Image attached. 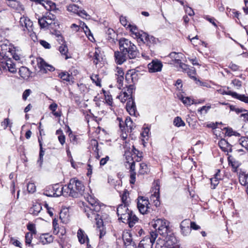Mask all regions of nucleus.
Here are the masks:
<instances>
[{
  "instance_id": "nucleus-1",
  "label": "nucleus",
  "mask_w": 248,
  "mask_h": 248,
  "mask_svg": "<svg viewBox=\"0 0 248 248\" xmlns=\"http://www.w3.org/2000/svg\"><path fill=\"white\" fill-rule=\"evenodd\" d=\"M84 198L88 202L89 205L83 204V210L88 218L91 220H95L98 227L102 225V219L100 215L101 204L92 193H85Z\"/></svg>"
},
{
  "instance_id": "nucleus-2",
  "label": "nucleus",
  "mask_w": 248,
  "mask_h": 248,
  "mask_svg": "<svg viewBox=\"0 0 248 248\" xmlns=\"http://www.w3.org/2000/svg\"><path fill=\"white\" fill-rule=\"evenodd\" d=\"M134 92V88L133 85H129L127 87V92L124 91V89L117 96L121 102L124 103L128 100L126 105V109L131 115H135L136 107L132 97V94Z\"/></svg>"
},
{
  "instance_id": "nucleus-3",
  "label": "nucleus",
  "mask_w": 248,
  "mask_h": 248,
  "mask_svg": "<svg viewBox=\"0 0 248 248\" xmlns=\"http://www.w3.org/2000/svg\"><path fill=\"white\" fill-rule=\"evenodd\" d=\"M64 196H71L74 198H77L81 196L84 193L85 186L83 183L74 178L70 180L67 185L64 186Z\"/></svg>"
},
{
  "instance_id": "nucleus-4",
  "label": "nucleus",
  "mask_w": 248,
  "mask_h": 248,
  "mask_svg": "<svg viewBox=\"0 0 248 248\" xmlns=\"http://www.w3.org/2000/svg\"><path fill=\"white\" fill-rule=\"evenodd\" d=\"M119 43L120 50L125 52L129 59H135L138 55L139 51L137 46L128 39L121 38Z\"/></svg>"
},
{
  "instance_id": "nucleus-5",
  "label": "nucleus",
  "mask_w": 248,
  "mask_h": 248,
  "mask_svg": "<svg viewBox=\"0 0 248 248\" xmlns=\"http://www.w3.org/2000/svg\"><path fill=\"white\" fill-rule=\"evenodd\" d=\"M152 226L155 232L161 236H166L170 231L169 222L164 218H158L152 221Z\"/></svg>"
},
{
  "instance_id": "nucleus-6",
  "label": "nucleus",
  "mask_w": 248,
  "mask_h": 248,
  "mask_svg": "<svg viewBox=\"0 0 248 248\" xmlns=\"http://www.w3.org/2000/svg\"><path fill=\"white\" fill-rule=\"evenodd\" d=\"M56 16L50 13H46L45 15L38 19V24L41 29L45 30L53 29L55 27Z\"/></svg>"
},
{
  "instance_id": "nucleus-7",
  "label": "nucleus",
  "mask_w": 248,
  "mask_h": 248,
  "mask_svg": "<svg viewBox=\"0 0 248 248\" xmlns=\"http://www.w3.org/2000/svg\"><path fill=\"white\" fill-rule=\"evenodd\" d=\"M157 233L155 232H151L150 236L145 237L139 243V247L140 248H152L155 243Z\"/></svg>"
},
{
  "instance_id": "nucleus-8",
  "label": "nucleus",
  "mask_w": 248,
  "mask_h": 248,
  "mask_svg": "<svg viewBox=\"0 0 248 248\" xmlns=\"http://www.w3.org/2000/svg\"><path fill=\"white\" fill-rule=\"evenodd\" d=\"M149 200L144 197H139L138 199L137 206L140 212L144 215L149 212Z\"/></svg>"
},
{
  "instance_id": "nucleus-9",
  "label": "nucleus",
  "mask_w": 248,
  "mask_h": 248,
  "mask_svg": "<svg viewBox=\"0 0 248 248\" xmlns=\"http://www.w3.org/2000/svg\"><path fill=\"white\" fill-rule=\"evenodd\" d=\"M0 68L3 71H8L14 74L16 73L17 71L16 64L13 61L10 59L1 62L0 63Z\"/></svg>"
},
{
  "instance_id": "nucleus-10",
  "label": "nucleus",
  "mask_w": 248,
  "mask_h": 248,
  "mask_svg": "<svg viewBox=\"0 0 248 248\" xmlns=\"http://www.w3.org/2000/svg\"><path fill=\"white\" fill-rule=\"evenodd\" d=\"M164 237L165 245L168 248H178V241L174 235V234L170 232H169L166 236H162Z\"/></svg>"
},
{
  "instance_id": "nucleus-11",
  "label": "nucleus",
  "mask_w": 248,
  "mask_h": 248,
  "mask_svg": "<svg viewBox=\"0 0 248 248\" xmlns=\"http://www.w3.org/2000/svg\"><path fill=\"white\" fill-rule=\"evenodd\" d=\"M138 73L135 71L134 70H130L127 71L125 75V80L127 83L126 85V90L124 89V90L126 91V92H127V87L129 85H133L134 86V88H135L134 84L138 81ZM135 88H134V90Z\"/></svg>"
},
{
  "instance_id": "nucleus-12",
  "label": "nucleus",
  "mask_w": 248,
  "mask_h": 248,
  "mask_svg": "<svg viewBox=\"0 0 248 248\" xmlns=\"http://www.w3.org/2000/svg\"><path fill=\"white\" fill-rule=\"evenodd\" d=\"M128 205L121 204L118 206L117 209V213L119 217V219L124 223V219L128 218L129 217V213L131 211L129 210L127 206Z\"/></svg>"
},
{
  "instance_id": "nucleus-13",
  "label": "nucleus",
  "mask_w": 248,
  "mask_h": 248,
  "mask_svg": "<svg viewBox=\"0 0 248 248\" xmlns=\"http://www.w3.org/2000/svg\"><path fill=\"white\" fill-rule=\"evenodd\" d=\"M158 39L154 36L148 35L147 33H142L139 43H142L149 47L154 46L157 43Z\"/></svg>"
},
{
  "instance_id": "nucleus-14",
  "label": "nucleus",
  "mask_w": 248,
  "mask_h": 248,
  "mask_svg": "<svg viewBox=\"0 0 248 248\" xmlns=\"http://www.w3.org/2000/svg\"><path fill=\"white\" fill-rule=\"evenodd\" d=\"M19 25L24 32L33 28V22L27 16H23L20 17Z\"/></svg>"
},
{
  "instance_id": "nucleus-15",
  "label": "nucleus",
  "mask_w": 248,
  "mask_h": 248,
  "mask_svg": "<svg viewBox=\"0 0 248 248\" xmlns=\"http://www.w3.org/2000/svg\"><path fill=\"white\" fill-rule=\"evenodd\" d=\"M163 64L161 61L158 60H153L148 64L149 71L151 73H155L161 71Z\"/></svg>"
},
{
  "instance_id": "nucleus-16",
  "label": "nucleus",
  "mask_w": 248,
  "mask_h": 248,
  "mask_svg": "<svg viewBox=\"0 0 248 248\" xmlns=\"http://www.w3.org/2000/svg\"><path fill=\"white\" fill-rule=\"evenodd\" d=\"M123 239L126 248H136V244L132 240L131 234L128 232H124L123 235Z\"/></svg>"
},
{
  "instance_id": "nucleus-17",
  "label": "nucleus",
  "mask_w": 248,
  "mask_h": 248,
  "mask_svg": "<svg viewBox=\"0 0 248 248\" xmlns=\"http://www.w3.org/2000/svg\"><path fill=\"white\" fill-rule=\"evenodd\" d=\"M37 65L41 72L46 73L47 71H53L55 70L52 66L47 64L44 60L40 58L37 59Z\"/></svg>"
},
{
  "instance_id": "nucleus-18",
  "label": "nucleus",
  "mask_w": 248,
  "mask_h": 248,
  "mask_svg": "<svg viewBox=\"0 0 248 248\" xmlns=\"http://www.w3.org/2000/svg\"><path fill=\"white\" fill-rule=\"evenodd\" d=\"M127 28H129L132 37L137 39L138 42H140V38H141L142 33H144L145 32H143L142 31H139L135 25L128 24Z\"/></svg>"
},
{
  "instance_id": "nucleus-19",
  "label": "nucleus",
  "mask_w": 248,
  "mask_h": 248,
  "mask_svg": "<svg viewBox=\"0 0 248 248\" xmlns=\"http://www.w3.org/2000/svg\"><path fill=\"white\" fill-rule=\"evenodd\" d=\"M115 72L117 83V87L119 89H121L123 85L124 72L121 68L118 67H116Z\"/></svg>"
},
{
  "instance_id": "nucleus-20",
  "label": "nucleus",
  "mask_w": 248,
  "mask_h": 248,
  "mask_svg": "<svg viewBox=\"0 0 248 248\" xmlns=\"http://www.w3.org/2000/svg\"><path fill=\"white\" fill-rule=\"evenodd\" d=\"M115 61L118 64H123L128 58V56L123 50L115 51L114 53Z\"/></svg>"
},
{
  "instance_id": "nucleus-21",
  "label": "nucleus",
  "mask_w": 248,
  "mask_h": 248,
  "mask_svg": "<svg viewBox=\"0 0 248 248\" xmlns=\"http://www.w3.org/2000/svg\"><path fill=\"white\" fill-rule=\"evenodd\" d=\"M77 237L79 242L81 244H83L86 243L87 246H88L89 239L86 233L82 229H78L77 232Z\"/></svg>"
},
{
  "instance_id": "nucleus-22",
  "label": "nucleus",
  "mask_w": 248,
  "mask_h": 248,
  "mask_svg": "<svg viewBox=\"0 0 248 248\" xmlns=\"http://www.w3.org/2000/svg\"><path fill=\"white\" fill-rule=\"evenodd\" d=\"M49 189L53 190L54 193L52 194L55 195V197H59L62 195L64 196V191H66V189H64V186L61 187L58 184L55 185L53 186H50Z\"/></svg>"
},
{
  "instance_id": "nucleus-23",
  "label": "nucleus",
  "mask_w": 248,
  "mask_h": 248,
  "mask_svg": "<svg viewBox=\"0 0 248 248\" xmlns=\"http://www.w3.org/2000/svg\"><path fill=\"white\" fill-rule=\"evenodd\" d=\"M155 191L153 194H152L150 197L151 201H153L155 205L157 206L159 205L160 202L159 201V186L156 183L155 186Z\"/></svg>"
},
{
  "instance_id": "nucleus-24",
  "label": "nucleus",
  "mask_w": 248,
  "mask_h": 248,
  "mask_svg": "<svg viewBox=\"0 0 248 248\" xmlns=\"http://www.w3.org/2000/svg\"><path fill=\"white\" fill-rule=\"evenodd\" d=\"M225 94L231 95L233 98L238 99L245 103L248 104V95L246 96L245 94H239L236 92H233L231 91L226 92Z\"/></svg>"
},
{
  "instance_id": "nucleus-25",
  "label": "nucleus",
  "mask_w": 248,
  "mask_h": 248,
  "mask_svg": "<svg viewBox=\"0 0 248 248\" xmlns=\"http://www.w3.org/2000/svg\"><path fill=\"white\" fill-rule=\"evenodd\" d=\"M218 145L222 150L225 152H232V145L225 139H222L218 142Z\"/></svg>"
},
{
  "instance_id": "nucleus-26",
  "label": "nucleus",
  "mask_w": 248,
  "mask_h": 248,
  "mask_svg": "<svg viewBox=\"0 0 248 248\" xmlns=\"http://www.w3.org/2000/svg\"><path fill=\"white\" fill-rule=\"evenodd\" d=\"M129 214V217H128V218H126V219H124V223L126 221L128 223L129 227H132L138 222L139 218L131 211Z\"/></svg>"
},
{
  "instance_id": "nucleus-27",
  "label": "nucleus",
  "mask_w": 248,
  "mask_h": 248,
  "mask_svg": "<svg viewBox=\"0 0 248 248\" xmlns=\"http://www.w3.org/2000/svg\"><path fill=\"white\" fill-rule=\"evenodd\" d=\"M220 173V170H218L215 174L214 177L210 179L212 189H215L219 184V181L221 179Z\"/></svg>"
},
{
  "instance_id": "nucleus-28",
  "label": "nucleus",
  "mask_w": 248,
  "mask_h": 248,
  "mask_svg": "<svg viewBox=\"0 0 248 248\" xmlns=\"http://www.w3.org/2000/svg\"><path fill=\"white\" fill-rule=\"evenodd\" d=\"M69 212L66 208L62 209L60 213V218L64 223H67L69 220Z\"/></svg>"
},
{
  "instance_id": "nucleus-29",
  "label": "nucleus",
  "mask_w": 248,
  "mask_h": 248,
  "mask_svg": "<svg viewBox=\"0 0 248 248\" xmlns=\"http://www.w3.org/2000/svg\"><path fill=\"white\" fill-rule=\"evenodd\" d=\"M178 97L182 101L184 104L186 106H190L192 104H197L195 101L189 97H185L182 94L178 95Z\"/></svg>"
},
{
  "instance_id": "nucleus-30",
  "label": "nucleus",
  "mask_w": 248,
  "mask_h": 248,
  "mask_svg": "<svg viewBox=\"0 0 248 248\" xmlns=\"http://www.w3.org/2000/svg\"><path fill=\"white\" fill-rule=\"evenodd\" d=\"M19 73L21 77L25 79H27L30 77L31 74L29 69L24 66L21 67L19 69Z\"/></svg>"
},
{
  "instance_id": "nucleus-31",
  "label": "nucleus",
  "mask_w": 248,
  "mask_h": 248,
  "mask_svg": "<svg viewBox=\"0 0 248 248\" xmlns=\"http://www.w3.org/2000/svg\"><path fill=\"white\" fill-rule=\"evenodd\" d=\"M53 236L51 235H49L47 233L42 234L40 238V241L43 245L50 243L53 242Z\"/></svg>"
},
{
  "instance_id": "nucleus-32",
  "label": "nucleus",
  "mask_w": 248,
  "mask_h": 248,
  "mask_svg": "<svg viewBox=\"0 0 248 248\" xmlns=\"http://www.w3.org/2000/svg\"><path fill=\"white\" fill-rule=\"evenodd\" d=\"M42 209V205L40 203H36L30 209V213L34 216H37L40 212Z\"/></svg>"
},
{
  "instance_id": "nucleus-33",
  "label": "nucleus",
  "mask_w": 248,
  "mask_h": 248,
  "mask_svg": "<svg viewBox=\"0 0 248 248\" xmlns=\"http://www.w3.org/2000/svg\"><path fill=\"white\" fill-rule=\"evenodd\" d=\"M223 186L229 189H232L236 187V182L232 180L226 179V181H223Z\"/></svg>"
},
{
  "instance_id": "nucleus-34",
  "label": "nucleus",
  "mask_w": 248,
  "mask_h": 248,
  "mask_svg": "<svg viewBox=\"0 0 248 248\" xmlns=\"http://www.w3.org/2000/svg\"><path fill=\"white\" fill-rule=\"evenodd\" d=\"M42 139L38 138V142L39 143L40 146V152H39V159H38L37 162L39 164V166L41 167L43 162V156L44 155L45 151L43 150L42 147Z\"/></svg>"
},
{
  "instance_id": "nucleus-35",
  "label": "nucleus",
  "mask_w": 248,
  "mask_h": 248,
  "mask_svg": "<svg viewBox=\"0 0 248 248\" xmlns=\"http://www.w3.org/2000/svg\"><path fill=\"white\" fill-rule=\"evenodd\" d=\"M58 77L62 80L66 82H69L72 79V76L67 72H62L58 75Z\"/></svg>"
},
{
  "instance_id": "nucleus-36",
  "label": "nucleus",
  "mask_w": 248,
  "mask_h": 248,
  "mask_svg": "<svg viewBox=\"0 0 248 248\" xmlns=\"http://www.w3.org/2000/svg\"><path fill=\"white\" fill-rule=\"evenodd\" d=\"M59 50L61 54L64 56V59L65 60H67L70 57L68 55V49L67 46L65 45H63V44H62V45L59 47Z\"/></svg>"
},
{
  "instance_id": "nucleus-37",
  "label": "nucleus",
  "mask_w": 248,
  "mask_h": 248,
  "mask_svg": "<svg viewBox=\"0 0 248 248\" xmlns=\"http://www.w3.org/2000/svg\"><path fill=\"white\" fill-rule=\"evenodd\" d=\"M122 201L124 204L128 205L130 202L129 197V192L127 190H124L123 194L121 196Z\"/></svg>"
},
{
  "instance_id": "nucleus-38",
  "label": "nucleus",
  "mask_w": 248,
  "mask_h": 248,
  "mask_svg": "<svg viewBox=\"0 0 248 248\" xmlns=\"http://www.w3.org/2000/svg\"><path fill=\"white\" fill-rule=\"evenodd\" d=\"M102 60V57L100 54V52L99 50L95 51L93 53V62L94 64L96 65L99 62H101Z\"/></svg>"
},
{
  "instance_id": "nucleus-39",
  "label": "nucleus",
  "mask_w": 248,
  "mask_h": 248,
  "mask_svg": "<svg viewBox=\"0 0 248 248\" xmlns=\"http://www.w3.org/2000/svg\"><path fill=\"white\" fill-rule=\"evenodd\" d=\"M44 1L46 2V3L48 6H49V8H47V6H45V8L47 10L49 11H56L58 10V9L56 8V4L54 2L50 0H44Z\"/></svg>"
},
{
  "instance_id": "nucleus-40",
  "label": "nucleus",
  "mask_w": 248,
  "mask_h": 248,
  "mask_svg": "<svg viewBox=\"0 0 248 248\" xmlns=\"http://www.w3.org/2000/svg\"><path fill=\"white\" fill-rule=\"evenodd\" d=\"M79 7L75 4H69L67 7V9L68 11L77 14L79 13Z\"/></svg>"
},
{
  "instance_id": "nucleus-41",
  "label": "nucleus",
  "mask_w": 248,
  "mask_h": 248,
  "mask_svg": "<svg viewBox=\"0 0 248 248\" xmlns=\"http://www.w3.org/2000/svg\"><path fill=\"white\" fill-rule=\"evenodd\" d=\"M173 124L177 127L184 126L185 125V122L182 120L180 117H176L173 121Z\"/></svg>"
},
{
  "instance_id": "nucleus-42",
  "label": "nucleus",
  "mask_w": 248,
  "mask_h": 248,
  "mask_svg": "<svg viewBox=\"0 0 248 248\" xmlns=\"http://www.w3.org/2000/svg\"><path fill=\"white\" fill-rule=\"evenodd\" d=\"M149 171V169L147 164L145 163H141L140 164V169L139 170L140 173L144 174L147 173Z\"/></svg>"
},
{
  "instance_id": "nucleus-43",
  "label": "nucleus",
  "mask_w": 248,
  "mask_h": 248,
  "mask_svg": "<svg viewBox=\"0 0 248 248\" xmlns=\"http://www.w3.org/2000/svg\"><path fill=\"white\" fill-rule=\"evenodd\" d=\"M186 73H187L188 76L193 78L194 80H196L197 78L195 77V75L196 74V70L194 67H191L190 68H188V69L186 71Z\"/></svg>"
},
{
  "instance_id": "nucleus-44",
  "label": "nucleus",
  "mask_w": 248,
  "mask_h": 248,
  "mask_svg": "<svg viewBox=\"0 0 248 248\" xmlns=\"http://www.w3.org/2000/svg\"><path fill=\"white\" fill-rule=\"evenodd\" d=\"M24 33L30 36V37L34 42L37 40V36L35 33L34 32L33 28L26 31Z\"/></svg>"
},
{
  "instance_id": "nucleus-45",
  "label": "nucleus",
  "mask_w": 248,
  "mask_h": 248,
  "mask_svg": "<svg viewBox=\"0 0 248 248\" xmlns=\"http://www.w3.org/2000/svg\"><path fill=\"white\" fill-rule=\"evenodd\" d=\"M176 64H178L179 67L181 68L184 72H186L189 68L187 64L182 62L181 60H176Z\"/></svg>"
},
{
  "instance_id": "nucleus-46",
  "label": "nucleus",
  "mask_w": 248,
  "mask_h": 248,
  "mask_svg": "<svg viewBox=\"0 0 248 248\" xmlns=\"http://www.w3.org/2000/svg\"><path fill=\"white\" fill-rule=\"evenodd\" d=\"M52 225L53 228V233L55 234H57L59 231L58 220L56 218L53 219L52 221Z\"/></svg>"
},
{
  "instance_id": "nucleus-47",
  "label": "nucleus",
  "mask_w": 248,
  "mask_h": 248,
  "mask_svg": "<svg viewBox=\"0 0 248 248\" xmlns=\"http://www.w3.org/2000/svg\"><path fill=\"white\" fill-rule=\"evenodd\" d=\"M248 175L241 174L239 176V182L242 185H245L247 182Z\"/></svg>"
},
{
  "instance_id": "nucleus-48",
  "label": "nucleus",
  "mask_w": 248,
  "mask_h": 248,
  "mask_svg": "<svg viewBox=\"0 0 248 248\" xmlns=\"http://www.w3.org/2000/svg\"><path fill=\"white\" fill-rule=\"evenodd\" d=\"M32 239V233L27 232L25 235V242L27 245H30Z\"/></svg>"
},
{
  "instance_id": "nucleus-49",
  "label": "nucleus",
  "mask_w": 248,
  "mask_h": 248,
  "mask_svg": "<svg viewBox=\"0 0 248 248\" xmlns=\"http://www.w3.org/2000/svg\"><path fill=\"white\" fill-rule=\"evenodd\" d=\"M27 189L30 193H34L36 191V186L34 184L29 183L27 185Z\"/></svg>"
},
{
  "instance_id": "nucleus-50",
  "label": "nucleus",
  "mask_w": 248,
  "mask_h": 248,
  "mask_svg": "<svg viewBox=\"0 0 248 248\" xmlns=\"http://www.w3.org/2000/svg\"><path fill=\"white\" fill-rule=\"evenodd\" d=\"M191 221L189 219H185L180 224V228L190 227Z\"/></svg>"
},
{
  "instance_id": "nucleus-51",
  "label": "nucleus",
  "mask_w": 248,
  "mask_h": 248,
  "mask_svg": "<svg viewBox=\"0 0 248 248\" xmlns=\"http://www.w3.org/2000/svg\"><path fill=\"white\" fill-rule=\"evenodd\" d=\"M240 144L244 147L246 148V147L248 146V140H247V138L246 137L241 138L239 140Z\"/></svg>"
},
{
  "instance_id": "nucleus-52",
  "label": "nucleus",
  "mask_w": 248,
  "mask_h": 248,
  "mask_svg": "<svg viewBox=\"0 0 248 248\" xmlns=\"http://www.w3.org/2000/svg\"><path fill=\"white\" fill-rule=\"evenodd\" d=\"M182 233L186 236L189 234L191 232V228L190 227L181 228Z\"/></svg>"
},
{
  "instance_id": "nucleus-53",
  "label": "nucleus",
  "mask_w": 248,
  "mask_h": 248,
  "mask_svg": "<svg viewBox=\"0 0 248 248\" xmlns=\"http://www.w3.org/2000/svg\"><path fill=\"white\" fill-rule=\"evenodd\" d=\"M91 78L93 82L95 83L96 85L101 86L100 80L98 78L97 75L92 76Z\"/></svg>"
},
{
  "instance_id": "nucleus-54",
  "label": "nucleus",
  "mask_w": 248,
  "mask_h": 248,
  "mask_svg": "<svg viewBox=\"0 0 248 248\" xmlns=\"http://www.w3.org/2000/svg\"><path fill=\"white\" fill-rule=\"evenodd\" d=\"M31 93V91L30 89L26 90L23 93L22 99L25 101L27 100L28 96H30Z\"/></svg>"
},
{
  "instance_id": "nucleus-55",
  "label": "nucleus",
  "mask_w": 248,
  "mask_h": 248,
  "mask_svg": "<svg viewBox=\"0 0 248 248\" xmlns=\"http://www.w3.org/2000/svg\"><path fill=\"white\" fill-rule=\"evenodd\" d=\"M224 130L226 131L225 134L226 135L231 137L232 136L233 134L236 133V132L233 131V130L231 128H224Z\"/></svg>"
},
{
  "instance_id": "nucleus-56",
  "label": "nucleus",
  "mask_w": 248,
  "mask_h": 248,
  "mask_svg": "<svg viewBox=\"0 0 248 248\" xmlns=\"http://www.w3.org/2000/svg\"><path fill=\"white\" fill-rule=\"evenodd\" d=\"M27 229L31 232L32 234L36 233V229L35 225L33 224H29L27 225Z\"/></svg>"
},
{
  "instance_id": "nucleus-57",
  "label": "nucleus",
  "mask_w": 248,
  "mask_h": 248,
  "mask_svg": "<svg viewBox=\"0 0 248 248\" xmlns=\"http://www.w3.org/2000/svg\"><path fill=\"white\" fill-rule=\"evenodd\" d=\"M10 243H12L13 245H14L15 246L18 247L20 248L21 247V246H20L21 243L18 240H17L13 237H12L10 239Z\"/></svg>"
},
{
  "instance_id": "nucleus-58",
  "label": "nucleus",
  "mask_w": 248,
  "mask_h": 248,
  "mask_svg": "<svg viewBox=\"0 0 248 248\" xmlns=\"http://www.w3.org/2000/svg\"><path fill=\"white\" fill-rule=\"evenodd\" d=\"M210 108V106H204L198 109V112H200L201 114H202V112L204 111L205 113H206Z\"/></svg>"
},
{
  "instance_id": "nucleus-59",
  "label": "nucleus",
  "mask_w": 248,
  "mask_h": 248,
  "mask_svg": "<svg viewBox=\"0 0 248 248\" xmlns=\"http://www.w3.org/2000/svg\"><path fill=\"white\" fill-rule=\"evenodd\" d=\"M54 193L53 190L49 189V186L47 187L44 192V194L47 197H55V195L52 194Z\"/></svg>"
},
{
  "instance_id": "nucleus-60",
  "label": "nucleus",
  "mask_w": 248,
  "mask_h": 248,
  "mask_svg": "<svg viewBox=\"0 0 248 248\" xmlns=\"http://www.w3.org/2000/svg\"><path fill=\"white\" fill-rule=\"evenodd\" d=\"M77 85L79 88V90L80 91V92L81 93H85L87 91V90H88L87 88L84 84H83V83L78 84V83Z\"/></svg>"
},
{
  "instance_id": "nucleus-61",
  "label": "nucleus",
  "mask_w": 248,
  "mask_h": 248,
  "mask_svg": "<svg viewBox=\"0 0 248 248\" xmlns=\"http://www.w3.org/2000/svg\"><path fill=\"white\" fill-rule=\"evenodd\" d=\"M10 120L8 118H6L1 123V126L5 129L9 125Z\"/></svg>"
},
{
  "instance_id": "nucleus-62",
  "label": "nucleus",
  "mask_w": 248,
  "mask_h": 248,
  "mask_svg": "<svg viewBox=\"0 0 248 248\" xmlns=\"http://www.w3.org/2000/svg\"><path fill=\"white\" fill-rule=\"evenodd\" d=\"M232 83L234 86L237 87L238 88H240L242 86V82L238 79H233L232 80Z\"/></svg>"
},
{
  "instance_id": "nucleus-63",
  "label": "nucleus",
  "mask_w": 248,
  "mask_h": 248,
  "mask_svg": "<svg viewBox=\"0 0 248 248\" xmlns=\"http://www.w3.org/2000/svg\"><path fill=\"white\" fill-rule=\"evenodd\" d=\"M132 122L130 117H127L125 120V125L127 127H129L130 129L132 128Z\"/></svg>"
},
{
  "instance_id": "nucleus-64",
  "label": "nucleus",
  "mask_w": 248,
  "mask_h": 248,
  "mask_svg": "<svg viewBox=\"0 0 248 248\" xmlns=\"http://www.w3.org/2000/svg\"><path fill=\"white\" fill-rule=\"evenodd\" d=\"M120 21L121 22V23L125 27L127 28L126 27V26L127 25V19L126 18V17L125 16H121L120 17Z\"/></svg>"
}]
</instances>
